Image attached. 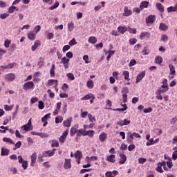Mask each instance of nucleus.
<instances>
[{
  "instance_id": "1",
  "label": "nucleus",
  "mask_w": 177,
  "mask_h": 177,
  "mask_svg": "<svg viewBox=\"0 0 177 177\" xmlns=\"http://www.w3.org/2000/svg\"><path fill=\"white\" fill-rule=\"evenodd\" d=\"M35 88V85L34 84V82L30 81L24 83L23 85V89L25 91H32Z\"/></svg>"
},
{
  "instance_id": "2",
  "label": "nucleus",
  "mask_w": 177,
  "mask_h": 177,
  "mask_svg": "<svg viewBox=\"0 0 177 177\" xmlns=\"http://www.w3.org/2000/svg\"><path fill=\"white\" fill-rule=\"evenodd\" d=\"M95 99L96 97L93 95V93H88L81 98V100H90L91 104H92L95 102Z\"/></svg>"
},
{
  "instance_id": "3",
  "label": "nucleus",
  "mask_w": 177,
  "mask_h": 177,
  "mask_svg": "<svg viewBox=\"0 0 177 177\" xmlns=\"http://www.w3.org/2000/svg\"><path fill=\"white\" fill-rule=\"evenodd\" d=\"M56 149H53L52 150L44 151H43V157H53L55 156V151Z\"/></svg>"
},
{
  "instance_id": "4",
  "label": "nucleus",
  "mask_w": 177,
  "mask_h": 177,
  "mask_svg": "<svg viewBox=\"0 0 177 177\" xmlns=\"http://www.w3.org/2000/svg\"><path fill=\"white\" fill-rule=\"evenodd\" d=\"M67 135H68V129L64 131L62 133V136L59 138V141L60 142V143H64V142H66Z\"/></svg>"
},
{
  "instance_id": "5",
  "label": "nucleus",
  "mask_w": 177,
  "mask_h": 177,
  "mask_svg": "<svg viewBox=\"0 0 177 177\" xmlns=\"http://www.w3.org/2000/svg\"><path fill=\"white\" fill-rule=\"evenodd\" d=\"M144 77H146V71H142L138 74V75L136 77V83L138 84V82H140Z\"/></svg>"
},
{
  "instance_id": "6",
  "label": "nucleus",
  "mask_w": 177,
  "mask_h": 177,
  "mask_svg": "<svg viewBox=\"0 0 177 177\" xmlns=\"http://www.w3.org/2000/svg\"><path fill=\"white\" fill-rule=\"evenodd\" d=\"M71 122H73V118L70 117L63 122V125L65 128H70L71 127Z\"/></svg>"
},
{
  "instance_id": "7",
  "label": "nucleus",
  "mask_w": 177,
  "mask_h": 177,
  "mask_svg": "<svg viewBox=\"0 0 177 177\" xmlns=\"http://www.w3.org/2000/svg\"><path fill=\"white\" fill-rule=\"evenodd\" d=\"M15 79L16 75H15V73H8L5 75V80H6V81L12 82L15 81Z\"/></svg>"
},
{
  "instance_id": "8",
  "label": "nucleus",
  "mask_w": 177,
  "mask_h": 177,
  "mask_svg": "<svg viewBox=\"0 0 177 177\" xmlns=\"http://www.w3.org/2000/svg\"><path fill=\"white\" fill-rule=\"evenodd\" d=\"M131 124V120L128 119H124V120H121L117 122V125L119 127H124V125H129Z\"/></svg>"
},
{
  "instance_id": "9",
  "label": "nucleus",
  "mask_w": 177,
  "mask_h": 177,
  "mask_svg": "<svg viewBox=\"0 0 177 177\" xmlns=\"http://www.w3.org/2000/svg\"><path fill=\"white\" fill-rule=\"evenodd\" d=\"M47 85L48 86H59V80H48Z\"/></svg>"
},
{
  "instance_id": "10",
  "label": "nucleus",
  "mask_w": 177,
  "mask_h": 177,
  "mask_svg": "<svg viewBox=\"0 0 177 177\" xmlns=\"http://www.w3.org/2000/svg\"><path fill=\"white\" fill-rule=\"evenodd\" d=\"M145 21L147 24H151V23L156 21V15H149L146 18Z\"/></svg>"
},
{
  "instance_id": "11",
  "label": "nucleus",
  "mask_w": 177,
  "mask_h": 177,
  "mask_svg": "<svg viewBox=\"0 0 177 177\" xmlns=\"http://www.w3.org/2000/svg\"><path fill=\"white\" fill-rule=\"evenodd\" d=\"M75 157L77 161V164H81V158H82V152L80 151H77L75 153Z\"/></svg>"
},
{
  "instance_id": "12",
  "label": "nucleus",
  "mask_w": 177,
  "mask_h": 177,
  "mask_svg": "<svg viewBox=\"0 0 177 177\" xmlns=\"http://www.w3.org/2000/svg\"><path fill=\"white\" fill-rule=\"evenodd\" d=\"M78 132V126L75 125L70 129V136H75V133Z\"/></svg>"
},
{
  "instance_id": "13",
  "label": "nucleus",
  "mask_w": 177,
  "mask_h": 177,
  "mask_svg": "<svg viewBox=\"0 0 177 177\" xmlns=\"http://www.w3.org/2000/svg\"><path fill=\"white\" fill-rule=\"evenodd\" d=\"M119 156L120 157L119 164L120 165H122V164H125V162L127 161V155H125L124 153H120Z\"/></svg>"
},
{
  "instance_id": "14",
  "label": "nucleus",
  "mask_w": 177,
  "mask_h": 177,
  "mask_svg": "<svg viewBox=\"0 0 177 177\" xmlns=\"http://www.w3.org/2000/svg\"><path fill=\"white\" fill-rule=\"evenodd\" d=\"M131 15H132V10H129L128 6H125L124 8L123 16L128 17L129 16H131Z\"/></svg>"
},
{
  "instance_id": "15",
  "label": "nucleus",
  "mask_w": 177,
  "mask_h": 177,
  "mask_svg": "<svg viewBox=\"0 0 177 177\" xmlns=\"http://www.w3.org/2000/svg\"><path fill=\"white\" fill-rule=\"evenodd\" d=\"M118 174V171L113 170L112 172L111 171H107L105 174V176L106 177H115V176H117Z\"/></svg>"
},
{
  "instance_id": "16",
  "label": "nucleus",
  "mask_w": 177,
  "mask_h": 177,
  "mask_svg": "<svg viewBox=\"0 0 177 177\" xmlns=\"http://www.w3.org/2000/svg\"><path fill=\"white\" fill-rule=\"evenodd\" d=\"M31 158V162H30V166L34 167L35 165V162L37 161V153L35 152L30 156Z\"/></svg>"
},
{
  "instance_id": "17",
  "label": "nucleus",
  "mask_w": 177,
  "mask_h": 177,
  "mask_svg": "<svg viewBox=\"0 0 177 177\" xmlns=\"http://www.w3.org/2000/svg\"><path fill=\"white\" fill-rule=\"evenodd\" d=\"M39 46H41V41L39 40H36L34 43V45H32L31 47L32 52L37 50V48Z\"/></svg>"
},
{
  "instance_id": "18",
  "label": "nucleus",
  "mask_w": 177,
  "mask_h": 177,
  "mask_svg": "<svg viewBox=\"0 0 177 177\" xmlns=\"http://www.w3.org/2000/svg\"><path fill=\"white\" fill-rule=\"evenodd\" d=\"M169 68L170 70L169 75H172L171 76V78H174V76L176 74V71H175V66L173 64H169Z\"/></svg>"
},
{
  "instance_id": "19",
  "label": "nucleus",
  "mask_w": 177,
  "mask_h": 177,
  "mask_svg": "<svg viewBox=\"0 0 177 177\" xmlns=\"http://www.w3.org/2000/svg\"><path fill=\"white\" fill-rule=\"evenodd\" d=\"M150 35L151 34L149 32H142L140 35V39H145V38L149 39V38H150Z\"/></svg>"
},
{
  "instance_id": "20",
  "label": "nucleus",
  "mask_w": 177,
  "mask_h": 177,
  "mask_svg": "<svg viewBox=\"0 0 177 177\" xmlns=\"http://www.w3.org/2000/svg\"><path fill=\"white\" fill-rule=\"evenodd\" d=\"M64 167L65 169H70L71 168V159H66Z\"/></svg>"
},
{
  "instance_id": "21",
  "label": "nucleus",
  "mask_w": 177,
  "mask_h": 177,
  "mask_svg": "<svg viewBox=\"0 0 177 177\" xmlns=\"http://www.w3.org/2000/svg\"><path fill=\"white\" fill-rule=\"evenodd\" d=\"M106 161L109 162L114 163L115 162V155L111 154L106 157Z\"/></svg>"
},
{
  "instance_id": "22",
  "label": "nucleus",
  "mask_w": 177,
  "mask_h": 177,
  "mask_svg": "<svg viewBox=\"0 0 177 177\" xmlns=\"http://www.w3.org/2000/svg\"><path fill=\"white\" fill-rule=\"evenodd\" d=\"M99 139L100 141L103 142L106 141V139H107V133L105 132H102L101 134L99 136Z\"/></svg>"
},
{
  "instance_id": "23",
  "label": "nucleus",
  "mask_w": 177,
  "mask_h": 177,
  "mask_svg": "<svg viewBox=\"0 0 177 177\" xmlns=\"http://www.w3.org/2000/svg\"><path fill=\"white\" fill-rule=\"evenodd\" d=\"M88 42L89 44H92L93 45H95V44L97 42V38H96V37L95 36H91L88 39Z\"/></svg>"
},
{
  "instance_id": "24",
  "label": "nucleus",
  "mask_w": 177,
  "mask_h": 177,
  "mask_svg": "<svg viewBox=\"0 0 177 177\" xmlns=\"http://www.w3.org/2000/svg\"><path fill=\"white\" fill-rule=\"evenodd\" d=\"M140 8L141 10L145 8H149V1H142L140 4Z\"/></svg>"
},
{
  "instance_id": "25",
  "label": "nucleus",
  "mask_w": 177,
  "mask_h": 177,
  "mask_svg": "<svg viewBox=\"0 0 177 177\" xmlns=\"http://www.w3.org/2000/svg\"><path fill=\"white\" fill-rule=\"evenodd\" d=\"M86 130H85V129H81L80 130H77V133L76 136L77 138H81V136H84V135L86 134Z\"/></svg>"
},
{
  "instance_id": "26",
  "label": "nucleus",
  "mask_w": 177,
  "mask_h": 177,
  "mask_svg": "<svg viewBox=\"0 0 177 177\" xmlns=\"http://www.w3.org/2000/svg\"><path fill=\"white\" fill-rule=\"evenodd\" d=\"M159 30L161 31H167V30H168V25L164 23H160L159 26Z\"/></svg>"
},
{
  "instance_id": "27",
  "label": "nucleus",
  "mask_w": 177,
  "mask_h": 177,
  "mask_svg": "<svg viewBox=\"0 0 177 177\" xmlns=\"http://www.w3.org/2000/svg\"><path fill=\"white\" fill-rule=\"evenodd\" d=\"M127 30H128V28H127V27H125V26H119L118 28V31L120 34H125Z\"/></svg>"
},
{
  "instance_id": "28",
  "label": "nucleus",
  "mask_w": 177,
  "mask_h": 177,
  "mask_svg": "<svg viewBox=\"0 0 177 177\" xmlns=\"http://www.w3.org/2000/svg\"><path fill=\"white\" fill-rule=\"evenodd\" d=\"M93 135H95V131L89 130L86 131V134H84V136H89L90 138H93Z\"/></svg>"
},
{
  "instance_id": "29",
  "label": "nucleus",
  "mask_w": 177,
  "mask_h": 177,
  "mask_svg": "<svg viewBox=\"0 0 177 177\" xmlns=\"http://www.w3.org/2000/svg\"><path fill=\"white\" fill-rule=\"evenodd\" d=\"M86 86L88 88V89H93V87L95 86L93 84V81L88 80L86 83Z\"/></svg>"
},
{
  "instance_id": "30",
  "label": "nucleus",
  "mask_w": 177,
  "mask_h": 177,
  "mask_svg": "<svg viewBox=\"0 0 177 177\" xmlns=\"http://www.w3.org/2000/svg\"><path fill=\"white\" fill-rule=\"evenodd\" d=\"M122 75L124 76L125 81H131V79H129V72L128 71H124Z\"/></svg>"
},
{
  "instance_id": "31",
  "label": "nucleus",
  "mask_w": 177,
  "mask_h": 177,
  "mask_svg": "<svg viewBox=\"0 0 177 177\" xmlns=\"http://www.w3.org/2000/svg\"><path fill=\"white\" fill-rule=\"evenodd\" d=\"M167 12L169 13H171V12H177V3L174 6L167 8Z\"/></svg>"
},
{
  "instance_id": "32",
  "label": "nucleus",
  "mask_w": 177,
  "mask_h": 177,
  "mask_svg": "<svg viewBox=\"0 0 177 177\" xmlns=\"http://www.w3.org/2000/svg\"><path fill=\"white\" fill-rule=\"evenodd\" d=\"M10 151L6 148H1V156H9Z\"/></svg>"
},
{
  "instance_id": "33",
  "label": "nucleus",
  "mask_w": 177,
  "mask_h": 177,
  "mask_svg": "<svg viewBox=\"0 0 177 177\" xmlns=\"http://www.w3.org/2000/svg\"><path fill=\"white\" fill-rule=\"evenodd\" d=\"M56 68V66L53 64L50 70V77H55V69Z\"/></svg>"
},
{
  "instance_id": "34",
  "label": "nucleus",
  "mask_w": 177,
  "mask_h": 177,
  "mask_svg": "<svg viewBox=\"0 0 177 177\" xmlns=\"http://www.w3.org/2000/svg\"><path fill=\"white\" fill-rule=\"evenodd\" d=\"M156 8L159 12H164V6H162V4L160 3H156Z\"/></svg>"
},
{
  "instance_id": "35",
  "label": "nucleus",
  "mask_w": 177,
  "mask_h": 177,
  "mask_svg": "<svg viewBox=\"0 0 177 177\" xmlns=\"http://www.w3.org/2000/svg\"><path fill=\"white\" fill-rule=\"evenodd\" d=\"M51 142V147H59V146H60L57 140H53Z\"/></svg>"
},
{
  "instance_id": "36",
  "label": "nucleus",
  "mask_w": 177,
  "mask_h": 177,
  "mask_svg": "<svg viewBox=\"0 0 177 177\" xmlns=\"http://www.w3.org/2000/svg\"><path fill=\"white\" fill-rule=\"evenodd\" d=\"M128 109V106H127V104H124L123 108H117L115 109H113V111H125V110Z\"/></svg>"
},
{
  "instance_id": "37",
  "label": "nucleus",
  "mask_w": 177,
  "mask_h": 177,
  "mask_svg": "<svg viewBox=\"0 0 177 177\" xmlns=\"http://www.w3.org/2000/svg\"><path fill=\"white\" fill-rule=\"evenodd\" d=\"M35 34L32 32L28 33V38L30 39V41H34V39H35Z\"/></svg>"
},
{
  "instance_id": "38",
  "label": "nucleus",
  "mask_w": 177,
  "mask_h": 177,
  "mask_svg": "<svg viewBox=\"0 0 177 177\" xmlns=\"http://www.w3.org/2000/svg\"><path fill=\"white\" fill-rule=\"evenodd\" d=\"M3 142L10 143V145H15V142H13V140L12 139H10L9 138H6V137H4L3 138Z\"/></svg>"
},
{
  "instance_id": "39",
  "label": "nucleus",
  "mask_w": 177,
  "mask_h": 177,
  "mask_svg": "<svg viewBox=\"0 0 177 177\" xmlns=\"http://www.w3.org/2000/svg\"><path fill=\"white\" fill-rule=\"evenodd\" d=\"M155 61L157 64H161V63H162V57L161 56L156 57Z\"/></svg>"
},
{
  "instance_id": "40",
  "label": "nucleus",
  "mask_w": 177,
  "mask_h": 177,
  "mask_svg": "<svg viewBox=\"0 0 177 177\" xmlns=\"http://www.w3.org/2000/svg\"><path fill=\"white\" fill-rule=\"evenodd\" d=\"M60 122H63V117L58 115L55 118V124H60Z\"/></svg>"
},
{
  "instance_id": "41",
  "label": "nucleus",
  "mask_w": 177,
  "mask_h": 177,
  "mask_svg": "<svg viewBox=\"0 0 177 177\" xmlns=\"http://www.w3.org/2000/svg\"><path fill=\"white\" fill-rule=\"evenodd\" d=\"M68 30L71 32L74 30V23L69 22L68 23Z\"/></svg>"
},
{
  "instance_id": "42",
  "label": "nucleus",
  "mask_w": 177,
  "mask_h": 177,
  "mask_svg": "<svg viewBox=\"0 0 177 177\" xmlns=\"http://www.w3.org/2000/svg\"><path fill=\"white\" fill-rule=\"evenodd\" d=\"M15 10H16L17 12V10H19V8H17V7H16V6H10L8 8L9 13H13V12H15Z\"/></svg>"
},
{
  "instance_id": "43",
  "label": "nucleus",
  "mask_w": 177,
  "mask_h": 177,
  "mask_svg": "<svg viewBox=\"0 0 177 177\" xmlns=\"http://www.w3.org/2000/svg\"><path fill=\"white\" fill-rule=\"evenodd\" d=\"M13 107H14L13 105H10V106L8 104L4 105V109L6 110V111H11V110L13 109Z\"/></svg>"
},
{
  "instance_id": "44",
  "label": "nucleus",
  "mask_w": 177,
  "mask_h": 177,
  "mask_svg": "<svg viewBox=\"0 0 177 177\" xmlns=\"http://www.w3.org/2000/svg\"><path fill=\"white\" fill-rule=\"evenodd\" d=\"M66 77H68V80H70L71 81H74V80H75V77H74V74L71 73H67Z\"/></svg>"
},
{
  "instance_id": "45",
  "label": "nucleus",
  "mask_w": 177,
  "mask_h": 177,
  "mask_svg": "<svg viewBox=\"0 0 177 177\" xmlns=\"http://www.w3.org/2000/svg\"><path fill=\"white\" fill-rule=\"evenodd\" d=\"M156 95L157 100H162L163 97L160 92L156 91Z\"/></svg>"
},
{
  "instance_id": "46",
  "label": "nucleus",
  "mask_w": 177,
  "mask_h": 177,
  "mask_svg": "<svg viewBox=\"0 0 177 177\" xmlns=\"http://www.w3.org/2000/svg\"><path fill=\"white\" fill-rule=\"evenodd\" d=\"M21 164V167L22 168H24V169H26L27 168H28V162L27 160H25L24 162H22Z\"/></svg>"
},
{
  "instance_id": "47",
  "label": "nucleus",
  "mask_w": 177,
  "mask_h": 177,
  "mask_svg": "<svg viewBox=\"0 0 177 177\" xmlns=\"http://www.w3.org/2000/svg\"><path fill=\"white\" fill-rule=\"evenodd\" d=\"M21 147V141H18L15 144V148H13V150H17V149H20Z\"/></svg>"
},
{
  "instance_id": "48",
  "label": "nucleus",
  "mask_w": 177,
  "mask_h": 177,
  "mask_svg": "<svg viewBox=\"0 0 177 177\" xmlns=\"http://www.w3.org/2000/svg\"><path fill=\"white\" fill-rule=\"evenodd\" d=\"M88 118L90 122H93L94 121H96V118H95V116H93L91 113L88 115Z\"/></svg>"
},
{
  "instance_id": "49",
  "label": "nucleus",
  "mask_w": 177,
  "mask_h": 177,
  "mask_svg": "<svg viewBox=\"0 0 177 177\" xmlns=\"http://www.w3.org/2000/svg\"><path fill=\"white\" fill-rule=\"evenodd\" d=\"M59 3H58V1L55 2L53 6H51L50 7V10H53V9H56V8H59Z\"/></svg>"
},
{
  "instance_id": "50",
  "label": "nucleus",
  "mask_w": 177,
  "mask_h": 177,
  "mask_svg": "<svg viewBox=\"0 0 177 177\" xmlns=\"http://www.w3.org/2000/svg\"><path fill=\"white\" fill-rule=\"evenodd\" d=\"M47 93H48L49 97H50V99H53V97H55V93L52 92V90L48 89L47 91Z\"/></svg>"
},
{
  "instance_id": "51",
  "label": "nucleus",
  "mask_w": 177,
  "mask_h": 177,
  "mask_svg": "<svg viewBox=\"0 0 177 177\" xmlns=\"http://www.w3.org/2000/svg\"><path fill=\"white\" fill-rule=\"evenodd\" d=\"M149 142H147L146 145L147 146H151L152 145H154V143H156V142H154V139L153 138H149Z\"/></svg>"
},
{
  "instance_id": "52",
  "label": "nucleus",
  "mask_w": 177,
  "mask_h": 177,
  "mask_svg": "<svg viewBox=\"0 0 177 177\" xmlns=\"http://www.w3.org/2000/svg\"><path fill=\"white\" fill-rule=\"evenodd\" d=\"M160 41L167 42L168 41V36H167V35H162L160 37Z\"/></svg>"
},
{
  "instance_id": "53",
  "label": "nucleus",
  "mask_w": 177,
  "mask_h": 177,
  "mask_svg": "<svg viewBox=\"0 0 177 177\" xmlns=\"http://www.w3.org/2000/svg\"><path fill=\"white\" fill-rule=\"evenodd\" d=\"M142 53L145 55L150 54V50H147V47H145L142 51Z\"/></svg>"
},
{
  "instance_id": "54",
  "label": "nucleus",
  "mask_w": 177,
  "mask_h": 177,
  "mask_svg": "<svg viewBox=\"0 0 177 177\" xmlns=\"http://www.w3.org/2000/svg\"><path fill=\"white\" fill-rule=\"evenodd\" d=\"M69 45L71 46H74V45H77V40H75V38H73L69 41Z\"/></svg>"
},
{
  "instance_id": "55",
  "label": "nucleus",
  "mask_w": 177,
  "mask_h": 177,
  "mask_svg": "<svg viewBox=\"0 0 177 177\" xmlns=\"http://www.w3.org/2000/svg\"><path fill=\"white\" fill-rule=\"evenodd\" d=\"M129 42L130 45H135V44H136V42H138V40L136 39V38L130 39L129 40Z\"/></svg>"
},
{
  "instance_id": "56",
  "label": "nucleus",
  "mask_w": 177,
  "mask_h": 177,
  "mask_svg": "<svg viewBox=\"0 0 177 177\" xmlns=\"http://www.w3.org/2000/svg\"><path fill=\"white\" fill-rule=\"evenodd\" d=\"M153 111V109L151 107L145 108L143 109V113H151Z\"/></svg>"
},
{
  "instance_id": "57",
  "label": "nucleus",
  "mask_w": 177,
  "mask_h": 177,
  "mask_svg": "<svg viewBox=\"0 0 177 177\" xmlns=\"http://www.w3.org/2000/svg\"><path fill=\"white\" fill-rule=\"evenodd\" d=\"M21 129H24V131H26V132H28V131L30 130V126L28 124H25L24 126H22Z\"/></svg>"
},
{
  "instance_id": "58",
  "label": "nucleus",
  "mask_w": 177,
  "mask_h": 177,
  "mask_svg": "<svg viewBox=\"0 0 177 177\" xmlns=\"http://www.w3.org/2000/svg\"><path fill=\"white\" fill-rule=\"evenodd\" d=\"M49 117H50V113H48V114L45 115L41 118L42 122H45V121H46V120H48V118H49Z\"/></svg>"
},
{
  "instance_id": "59",
  "label": "nucleus",
  "mask_w": 177,
  "mask_h": 177,
  "mask_svg": "<svg viewBox=\"0 0 177 177\" xmlns=\"http://www.w3.org/2000/svg\"><path fill=\"white\" fill-rule=\"evenodd\" d=\"M44 108H45V105L44 104V102L39 101V109L40 110H44Z\"/></svg>"
},
{
  "instance_id": "60",
  "label": "nucleus",
  "mask_w": 177,
  "mask_h": 177,
  "mask_svg": "<svg viewBox=\"0 0 177 177\" xmlns=\"http://www.w3.org/2000/svg\"><path fill=\"white\" fill-rule=\"evenodd\" d=\"M10 45V40L6 39L4 41V46H5V48H9Z\"/></svg>"
},
{
  "instance_id": "61",
  "label": "nucleus",
  "mask_w": 177,
  "mask_h": 177,
  "mask_svg": "<svg viewBox=\"0 0 177 177\" xmlns=\"http://www.w3.org/2000/svg\"><path fill=\"white\" fill-rule=\"evenodd\" d=\"M147 160L145 158H138V162L139 164H145Z\"/></svg>"
},
{
  "instance_id": "62",
  "label": "nucleus",
  "mask_w": 177,
  "mask_h": 177,
  "mask_svg": "<svg viewBox=\"0 0 177 177\" xmlns=\"http://www.w3.org/2000/svg\"><path fill=\"white\" fill-rule=\"evenodd\" d=\"M71 48V46H70L69 45H65L63 48L62 50L64 53L67 52V50H68V49H70Z\"/></svg>"
},
{
  "instance_id": "63",
  "label": "nucleus",
  "mask_w": 177,
  "mask_h": 177,
  "mask_svg": "<svg viewBox=\"0 0 177 177\" xmlns=\"http://www.w3.org/2000/svg\"><path fill=\"white\" fill-rule=\"evenodd\" d=\"M136 64V61L135 59H131L129 62V67H132L133 66H135Z\"/></svg>"
},
{
  "instance_id": "64",
  "label": "nucleus",
  "mask_w": 177,
  "mask_h": 177,
  "mask_svg": "<svg viewBox=\"0 0 177 177\" xmlns=\"http://www.w3.org/2000/svg\"><path fill=\"white\" fill-rule=\"evenodd\" d=\"M172 158L174 161L177 159V150L173 152Z\"/></svg>"
}]
</instances>
